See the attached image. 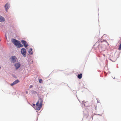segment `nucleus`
<instances>
[{"instance_id":"nucleus-3","label":"nucleus","mask_w":121,"mask_h":121,"mask_svg":"<svg viewBox=\"0 0 121 121\" xmlns=\"http://www.w3.org/2000/svg\"><path fill=\"white\" fill-rule=\"evenodd\" d=\"M21 52L22 55L25 57L26 56V50L24 48H22L21 50Z\"/></svg>"},{"instance_id":"nucleus-9","label":"nucleus","mask_w":121,"mask_h":121,"mask_svg":"<svg viewBox=\"0 0 121 121\" xmlns=\"http://www.w3.org/2000/svg\"><path fill=\"white\" fill-rule=\"evenodd\" d=\"M5 21L4 18L2 16H0V22H4Z\"/></svg>"},{"instance_id":"nucleus-12","label":"nucleus","mask_w":121,"mask_h":121,"mask_svg":"<svg viewBox=\"0 0 121 121\" xmlns=\"http://www.w3.org/2000/svg\"><path fill=\"white\" fill-rule=\"evenodd\" d=\"M32 94H37L38 95V93L37 92L35 91H33L32 92Z\"/></svg>"},{"instance_id":"nucleus-6","label":"nucleus","mask_w":121,"mask_h":121,"mask_svg":"<svg viewBox=\"0 0 121 121\" xmlns=\"http://www.w3.org/2000/svg\"><path fill=\"white\" fill-rule=\"evenodd\" d=\"M21 42L22 44L24 45L25 48H26L28 46V44L26 43V41L22 40L21 41Z\"/></svg>"},{"instance_id":"nucleus-11","label":"nucleus","mask_w":121,"mask_h":121,"mask_svg":"<svg viewBox=\"0 0 121 121\" xmlns=\"http://www.w3.org/2000/svg\"><path fill=\"white\" fill-rule=\"evenodd\" d=\"M82 77V75L81 73L78 74V77L79 79H81Z\"/></svg>"},{"instance_id":"nucleus-15","label":"nucleus","mask_w":121,"mask_h":121,"mask_svg":"<svg viewBox=\"0 0 121 121\" xmlns=\"http://www.w3.org/2000/svg\"><path fill=\"white\" fill-rule=\"evenodd\" d=\"M32 87V85H30V86L29 87L30 88H31Z\"/></svg>"},{"instance_id":"nucleus-8","label":"nucleus","mask_w":121,"mask_h":121,"mask_svg":"<svg viewBox=\"0 0 121 121\" xmlns=\"http://www.w3.org/2000/svg\"><path fill=\"white\" fill-rule=\"evenodd\" d=\"M20 82L17 79L15 81H14L13 83H11L10 84V85L11 86H12L14 85L17 84V83H18Z\"/></svg>"},{"instance_id":"nucleus-10","label":"nucleus","mask_w":121,"mask_h":121,"mask_svg":"<svg viewBox=\"0 0 121 121\" xmlns=\"http://www.w3.org/2000/svg\"><path fill=\"white\" fill-rule=\"evenodd\" d=\"M32 49L31 48H30V49L29 51H28V52H29V53L30 54H33V52H31L32 51Z\"/></svg>"},{"instance_id":"nucleus-2","label":"nucleus","mask_w":121,"mask_h":121,"mask_svg":"<svg viewBox=\"0 0 121 121\" xmlns=\"http://www.w3.org/2000/svg\"><path fill=\"white\" fill-rule=\"evenodd\" d=\"M12 41L13 43L18 47H22L23 46V45L21 44L19 42L15 39H13L12 40Z\"/></svg>"},{"instance_id":"nucleus-7","label":"nucleus","mask_w":121,"mask_h":121,"mask_svg":"<svg viewBox=\"0 0 121 121\" xmlns=\"http://www.w3.org/2000/svg\"><path fill=\"white\" fill-rule=\"evenodd\" d=\"M14 66L16 68V69H17L20 67L21 65L19 63H16L15 64Z\"/></svg>"},{"instance_id":"nucleus-14","label":"nucleus","mask_w":121,"mask_h":121,"mask_svg":"<svg viewBox=\"0 0 121 121\" xmlns=\"http://www.w3.org/2000/svg\"><path fill=\"white\" fill-rule=\"evenodd\" d=\"M121 49V43L120 44V45H119V48H118V49L119 50H120Z\"/></svg>"},{"instance_id":"nucleus-13","label":"nucleus","mask_w":121,"mask_h":121,"mask_svg":"<svg viewBox=\"0 0 121 121\" xmlns=\"http://www.w3.org/2000/svg\"><path fill=\"white\" fill-rule=\"evenodd\" d=\"M39 83H41L43 82V80L41 79H39Z\"/></svg>"},{"instance_id":"nucleus-5","label":"nucleus","mask_w":121,"mask_h":121,"mask_svg":"<svg viewBox=\"0 0 121 121\" xmlns=\"http://www.w3.org/2000/svg\"><path fill=\"white\" fill-rule=\"evenodd\" d=\"M4 7H5L6 11L7 12L8 9H9L10 7L9 4L8 3H7L4 6Z\"/></svg>"},{"instance_id":"nucleus-16","label":"nucleus","mask_w":121,"mask_h":121,"mask_svg":"<svg viewBox=\"0 0 121 121\" xmlns=\"http://www.w3.org/2000/svg\"><path fill=\"white\" fill-rule=\"evenodd\" d=\"M33 105H34V106H35V104H33Z\"/></svg>"},{"instance_id":"nucleus-4","label":"nucleus","mask_w":121,"mask_h":121,"mask_svg":"<svg viewBox=\"0 0 121 121\" xmlns=\"http://www.w3.org/2000/svg\"><path fill=\"white\" fill-rule=\"evenodd\" d=\"M11 61L13 63H14L15 62L16 58L15 56H12L10 58Z\"/></svg>"},{"instance_id":"nucleus-1","label":"nucleus","mask_w":121,"mask_h":121,"mask_svg":"<svg viewBox=\"0 0 121 121\" xmlns=\"http://www.w3.org/2000/svg\"><path fill=\"white\" fill-rule=\"evenodd\" d=\"M43 103V100L41 98H39L36 104V110H39L42 108Z\"/></svg>"},{"instance_id":"nucleus-17","label":"nucleus","mask_w":121,"mask_h":121,"mask_svg":"<svg viewBox=\"0 0 121 121\" xmlns=\"http://www.w3.org/2000/svg\"><path fill=\"white\" fill-rule=\"evenodd\" d=\"M1 67H0V69L1 68Z\"/></svg>"}]
</instances>
